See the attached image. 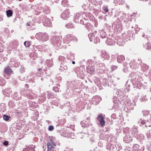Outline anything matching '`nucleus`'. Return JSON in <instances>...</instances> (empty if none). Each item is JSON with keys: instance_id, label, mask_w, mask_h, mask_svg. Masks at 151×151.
I'll return each mask as SVG.
<instances>
[{"instance_id": "1", "label": "nucleus", "mask_w": 151, "mask_h": 151, "mask_svg": "<svg viewBox=\"0 0 151 151\" xmlns=\"http://www.w3.org/2000/svg\"><path fill=\"white\" fill-rule=\"evenodd\" d=\"M145 118H141L140 120L138 121V123L139 124H141L142 125L146 124V127H151V120H148L146 122H145L146 120L145 119H146Z\"/></svg>"}, {"instance_id": "2", "label": "nucleus", "mask_w": 151, "mask_h": 151, "mask_svg": "<svg viewBox=\"0 0 151 151\" xmlns=\"http://www.w3.org/2000/svg\"><path fill=\"white\" fill-rule=\"evenodd\" d=\"M12 72L13 71L8 66L5 68L4 70V77L6 78H8L9 76L11 75Z\"/></svg>"}, {"instance_id": "3", "label": "nucleus", "mask_w": 151, "mask_h": 151, "mask_svg": "<svg viewBox=\"0 0 151 151\" xmlns=\"http://www.w3.org/2000/svg\"><path fill=\"white\" fill-rule=\"evenodd\" d=\"M97 120L99 122L101 125L103 127L105 125V122L103 116L101 115H99L98 117Z\"/></svg>"}, {"instance_id": "4", "label": "nucleus", "mask_w": 151, "mask_h": 151, "mask_svg": "<svg viewBox=\"0 0 151 151\" xmlns=\"http://www.w3.org/2000/svg\"><path fill=\"white\" fill-rule=\"evenodd\" d=\"M39 38L42 41H45L48 39V37L46 33L39 34Z\"/></svg>"}, {"instance_id": "5", "label": "nucleus", "mask_w": 151, "mask_h": 151, "mask_svg": "<svg viewBox=\"0 0 151 151\" xmlns=\"http://www.w3.org/2000/svg\"><path fill=\"white\" fill-rule=\"evenodd\" d=\"M69 17V12L68 10L65 11L62 14L61 17L63 19H66Z\"/></svg>"}, {"instance_id": "6", "label": "nucleus", "mask_w": 151, "mask_h": 151, "mask_svg": "<svg viewBox=\"0 0 151 151\" xmlns=\"http://www.w3.org/2000/svg\"><path fill=\"white\" fill-rule=\"evenodd\" d=\"M50 145L51 146V149H52L53 148H55V146L56 145L55 143H54L52 139H50L49 141L48 142L47 144V148H48V145Z\"/></svg>"}, {"instance_id": "7", "label": "nucleus", "mask_w": 151, "mask_h": 151, "mask_svg": "<svg viewBox=\"0 0 151 151\" xmlns=\"http://www.w3.org/2000/svg\"><path fill=\"white\" fill-rule=\"evenodd\" d=\"M117 60L118 62L121 63L124 60V55H121L118 56Z\"/></svg>"}, {"instance_id": "8", "label": "nucleus", "mask_w": 151, "mask_h": 151, "mask_svg": "<svg viewBox=\"0 0 151 151\" xmlns=\"http://www.w3.org/2000/svg\"><path fill=\"white\" fill-rule=\"evenodd\" d=\"M44 25L46 26L49 27L50 24V21L49 19H47L43 22Z\"/></svg>"}, {"instance_id": "9", "label": "nucleus", "mask_w": 151, "mask_h": 151, "mask_svg": "<svg viewBox=\"0 0 151 151\" xmlns=\"http://www.w3.org/2000/svg\"><path fill=\"white\" fill-rule=\"evenodd\" d=\"M114 40L111 39H108L106 41L107 44L110 45H114Z\"/></svg>"}, {"instance_id": "10", "label": "nucleus", "mask_w": 151, "mask_h": 151, "mask_svg": "<svg viewBox=\"0 0 151 151\" xmlns=\"http://www.w3.org/2000/svg\"><path fill=\"white\" fill-rule=\"evenodd\" d=\"M114 2L115 4H122L124 3V1L123 0H115Z\"/></svg>"}, {"instance_id": "11", "label": "nucleus", "mask_w": 151, "mask_h": 151, "mask_svg": "<svg viewBox=\"0 0 151 151\" xmlns=\"http://www.w3.org/2000/svg\"><path fill=\"white\" fill-rule=\"evenodd\" d=\"M62 4L64 6L66 7L68 5V2L67 0H63Z\"/></svg>"}, {"instance_id": "12", "label": "nucleus", "mask_w": 151, "mask_h": 151, "mask_svg": "<svg viewBox=\"0 0 151 151\" xmlns=\"http://www.w3.org/2000/svg\"><path fill=\"white\" fill-rule=\"evenodd\" d=\"M88 37L89 38L90 41H92L95 37V35L93 33H91L88 35Z\"/></svg>"}, {"instance_id": "13", "label": "nucleus", "mask_w": 151, "mask_h": 151, "mask_svg": "<svg viewBox=\"0 0 151 151\" xmlns=\"http://www.w3.org/2000/svg\"><path fill=\"white\" fill-rule=\"evenodd\" d=\"M118 45L119 46H122L124 45V43L122 42V40L121 39H119L117 41Z\"/></svg>"}, {"instance_id": "14", "label": "nucleus", "mask_w": 151, "mask_h": 151, "mask_svg": "<svg viewBox=\"0 0 151 151\" xmlns=\"http://www.w3.org/2000/svg\"><path fill=\"white\" fill-rule=\"evenodd\" d=\"M6 15L8 17H11L12 14V11L10 10H9L6 11Z\"/></svg>"}, {"instance_id": "15", "label": "nucleus", "mask_w": 151, "mask_h": 151, "mask_svg": "<svg viewBox=\"0 0 151 151\" xmlns=\"http://www.w3.org/2000/svg\"><path fill=\"white\" fill-rule=\"evenodd\" d=\"M74 36L72 35H67L66 37H65V39L67 38V39H69L70 40H71L72 39H73Z\"/></svg>"}, {"instance_id": "16", "label": "nucleus", "mask_w": 151, "mask_h": 151, "mask_svg": "<svg viewBox=\"0 0 151 151\" xmlns=\"http://www.w3.org/2000/svg\"><path fill=\"white\" fill-rule=\"evenodd\" d=\"M46 63L49 66L51 65L53 63L52 61V59L47 60Z\"/></svg>"}, {"instance_id": "17", "label": "nucleus", "mask_w": 151, "mask_h": 151, "mask_svg": "<svg viewBox=\"0 0 151 151\" xmlns=\"http://www.w3.org/2000/svg\"><path fill=\"white\" fill-rule=\"evenodd\" d=\"M67 28H71L73 27V25L71 24H68L66 25Z\"/></svg>"}, {"instance_id": "18", "label": "nucleus", "mask_w": 151, "mask_h": 151, "mask_svg": "<svg viewBox=\"0 0 151 151\" xmlns=\"http://www.w3.org/2000/svg\"><path fill=\"white\" fill-rule=\"evenodd\" d=\"M24 44L26 47H29L30 45L29 41H25L24 42Z\"/></svg>"}, {"instance_id": "19", "label": "nucleus", "mask_w": 151, "mask_h": 151, "mask_svg": "<svg viewBox=\"0 0 151 151\" xmlns=\"http://www.w3.org/2000/svg\"><path fill=\"white\" fill-rule=\"evenodd\" d=\"M10 117L8 116L4 115L3 116V119L4 120L7 121L9 119Z\"/></svg>"}, {"instance_id": "20", "label": "nucleus", "mask_w": 151, "mask_h": 151, "mask_svg": "<svg viewBox=\"0 0 151 151\" xmlns=\"http://www.w3.org/2000/svg\"><path fill=\"white\" fill-rule=\"evenodd\" d=\"M146 48L147 49L150 50L151 52V43H148L146 46Z\"/></svg>"}, {"instance_id": "21", "label": "nucleus", "mask_w": 151, "mask_h": 151, "mask_svg": "<svg viewBox=\"0 0 151 151\" xmlns=\"http://www.w3.org/2000/svg\"><path fill=\"white\" fill-rule=\"evenodd\" d=\"M103 9L106 12H108L109 9L107 6H104L103 8Z\"/></svg>"}, {"instance_id": "22", "label": "nucleus", "mask_w": 151, "mask_h": 151, "mask_svg": "<svg viewBox=\"0 0 151 151\" xmlns=\"http://www.w3.org/2000/svg\"><path fill=\"white\" fill-rule=\"evenodd\" d=\"M85 121H82L81 122V124L82 126V127H85L86 126V123H85Z\"/></svg>"}, {"instance_id": "23", "label": "nucleus", "mask_w": 151, "mask_h": 151, "mask_svg": "<svg viewBox=\"0 0 151 151\" xmlns=\"http://www.w3.org/2000/svg\"><path fill=\"white\" fill-rule=\"evenodd\" d=\"M143 115L144 116H146V115H148V114L149 113V111H143Z\"/></svg>"}, {"instance_id": "24", "label": "nucleus", "mask_w": 151, "mask_h": 151, "mask_svg": "<svg viewBox=\"0 0 151 151\" xmlns=\"http://www.w3.org/2000/svg\"><path fill=\"white\" fill-rule=\"evenodd\" d=\"M95 70L93 68L92 70H90L89 69H88L87 70V71L89 73H93L94 72V71Z\"/></svg>"}, {"instance_id": "25", "label": "nucleus", "mask_w": 151, "mask_h": 151, "mask_svg": "<svg viewBox=\"0 0 151 151\" xmlns=\"http://www.w3.org/2000/svg\"><path fill=\"white\" fill-rule=\"evenodd\" d=\"M4 47L2 43H0V52H2L3 50Z\"/></svg>"}, {"instance_id": "26", "label": "nucleus", "mask_w": 151, "mask_h": 151, "mask_svg": "<svg viewBox=\"0 0 151 151\" xmlns=\"http://www.w3.org/2000/svg\"><path fill=\"white\" fill-rule=\"evenodd\" d=\"M53 90L55 92L58 91H59V89L57 87H54L53 88Z\"/></svg>"}, {"instance_id": "27", "label": "nucleus", "mask_w": 151, "mask_h": 151, "mask_svg": "<svg viewBox=\"0 0 151 151\" xmlns=\"http://www.w3.org/2000/svg\"><path fill=\"white\" fill-rule=\"evenodd\" d=\"M48 129L49 130L52 131L54 129V127L52 126H50L49 127Z\"/></svg>"}, {"instance_id": "28", "label": "nucleus", "mask_w": 151, "mask_h": 151, "mask_svg": "<svg viewBox=\"0 0 151 151\" xmlns=\"http://www.w3.org/2000/svg\"><path fill=\"white\" fill-rule=\"evenodd\" d=\"M147 135L148 137L149 138L151 137V130L149 131V132L148 133Z\"/></svg>"}, {"instance_id": "29", "label": "nucleus", "mask_w": 151, "mask_h": 151, "mask_svg": "<svg viewBox=\"0 0 151 151\" xmlns=\"http://www.w3.org/2000/svg\"><path fill=\"white\" fill-rule=\"evenodd\" d=\"M3 94L5 96H9V94L8 93H6V92H4L3 93Z\"/></svg>"}, {"instance_id": "30", "label": "nucleus", "mask_w": 151, "mask_h": 151, "mask_svg": "<svg viewBox=\"0 0 151 151\" xmlns=\"http://www.w3.org/2000/svg\"><path fill=\"white\" fill-rule=\"evenodd\" d=\"M3 144L4 145L6 146L8 145V142L7 141H5L4 142Z\"/></svg>"}, {"instance_id": "31", "label": "nucleus", "mask_w": 151, "mask_h": 151, "mask_svg": "<svg viewBox=\"0 0 151 151\" xmlns=\"http://www.w3.org/2000/svg\"><path fill=\"white\" fill-rule=\"evenodd\" d=\"M48 146H48V148H47L48 150L47 151H51V150L52 149H51V147L49 145Z\"/></svg>"}, {"instance_id": "32", "label": "nucleus", "mask_w": 151, "mask_h": 151, "mask_svg": "<svg viewBox=\"0 0 151 151\" xmlns=\"http://www.w3.org/2000/svg\"><path fill=\"white\" fill-rule=\"evenodd\" d=\"M65 151H73V149H66Z\"/></svg>"}, {"instance_id": "33", "label": "nucleus", "mask_w": 151, "mask_h": 151, "mask_svg": "<svg viewBox=\"0 0 151 151\" xmlns=\"http://www.w3.org/2000/svg\"><path fill=\"white\" fill-rule=\"evenodd\" d=\"M70 137L72 139H73L74 138L73 137V135L72 133H71L70 136Z\"/></svg>"}, {"instance_id": "34", "label": "nucleus", "mask_w": 151, "mask_h": 151, "mask_svg": "<svg viewBox=\"0 0 151 151\" xmlns=\"http://www.w3.org/2000/svg\"><path fill=\"white\" fill-rule=\"evenodd\" d=\"M131 140H132V139H131V140L127 141V142L128 143V142H131Z\"/></svg>"}, {"instance_id": "35", "label": "nucleus", "mask_w": 151, "mask_h": 151, "mask_svg": "<svg viewBox=\"0 0 151 151\" xmlns=\"http://www.w3.org/2000/svg\"><path fill=\"white\" fill-rule=\"evenodd\" d=\"M72 64H74L75 63V62L74 61H73L72 62Z\"/></svg>"}, {"instance_id": "36", "label": "nucleus", "mask_w": 151, "mask_h": 151, "mask_svg": "<svg viewBox=\"0 0 151 151\" xmlns=\"http://www.w3.org/2000/svg\"><path fill=\"white\" fill-rule=\"evenodd\" d=\"M27 26H29V25H29V24L28 23H27Z\"/></svg>"}, {"instance_id": "37", "label": "nucleus", "mask_w": 151, "mask_h": 151, "mask_svg": "<svg viewBox=\"0 0 151 151\" xmlns=\"http://www.w3.org/2000/svg\"><path fill=\"white\" fill-rule=\"evenodd\" d=\"M142 36H143V37H144L145 35H142Z\"/></svg>"}, {"instance_id": "38", "label": "nucleus", "mask_w": 151, "mask_h": 151, "mask_svg": "<svg viewBox=\"0 0 151 151\" xmlns=\"http://www.w3.org/2000/svg\"><path fill=\"white\" fill-rule=\"evenodd\" d=\"M134 105H136V104H135V102H134Z\"/></svg>"}, {"instance_id": "39", "label": "nucleus", "mask_w": 151, "mask_h": 151, "mask_svg": "<svg viewBox=\"0 0 151 151\" xmlns=\"http://www.w3.org/2000/svg\"><path fill=\"white\" fill-rule=\"evenodd\" d=\"M136 129H135V132H136Z\"/></svg>"}, {"instance_id": "40", "label": "nucleus", "mask_w": 151, "mask_h": 151, "mask_svg": "<svg viewBox=\"0 0 151 151\" xmlns=\"http://www.w3.org/2000/svg\"><path fill=\"white\" fill-rule=\"evenodd\" d=\"M65 67L66 68V69H67V67Z\"/></svg>"}, {"instance_id": "41", "label": "nucleus", "mask_w": 151, "mask_h": 151, "mask_svg": "<svg viewBox=\"0 0 151 151\" xmlns=\"http://www.w3.org/2000/svg\"><path fill=\"white\" fill-rule=\"evenodd\" d=\"M88 119V118L87 119Z\"/></svg>"}, {"instance_id": "42", "label": "nucleus", "mask_w": 151, "mask_h": 151, "mask_svg": "<svg viewBox=\"0 0 151 151\" xmlns=\"http://www.w3.org/2000/svg\"><path fill=\"white\" fill-rule=\"evenodd\" d=\"M21 0H19V1H21Z\"/></svg>"}]
</instances>
